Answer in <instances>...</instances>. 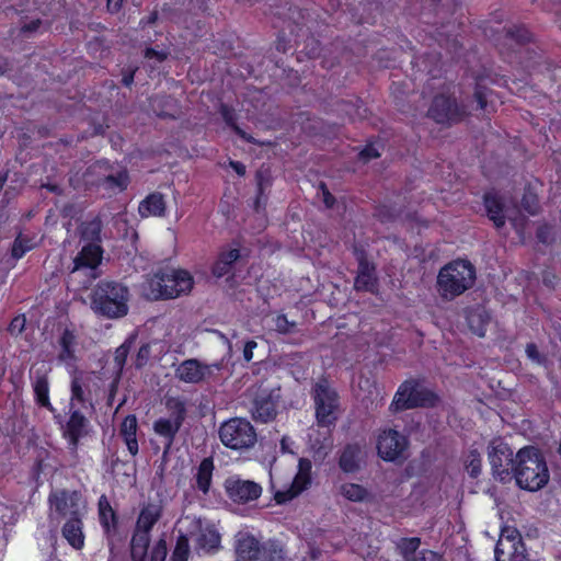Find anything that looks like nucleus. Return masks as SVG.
<instances>
[{
    "label": "nucleus",
    "mask_w": 561,
    "mask_h": 561,
    "mask_svg": "<svg viewBox=\"0 0 561 561\" xmlns=\"http://www.w3.org/2000/svg\"><path fill=\"white\" fill-rule=\"evenodd\" d=\"M83 517L78 516L66 519L61 528L62 537L76 550H81L84 547Z\"/></svg>",
    "instance_id": "obj_21"
},
{
    "label": "nucleus",
    "mask_w": 561,
    "mask_h": 561,
    "mask_svg": "<svg viewBox=\"0 0 561 561\" xmlns=\"http://www.w3.org/2000/svg\"><path fill=\"white\" fill-rule=\"evenodd\" d=\"M50 514L70 519L71 517L85 516L87 503L77 491L58 490L48 497Z\"/></svg>",
    "instance_id": "obj_7"
},
{
    "label": "nucleus",
    "mask_w": 561,
    "mask_h": 561,
    "mask_svg": "<svg viewBox=\"0 0 561 561\" xmlns=\"http://www.w3.org/2000/svg\"><path fill=\"white\" fill-rule=\"evenodd\" d=\"M428 115L437 123L446 124L459 121L463 111L450 98L439 95L434 99Z\"/></svg>",
    "instance_id": "obj_17"
},
{
    "label": "nucleus",
    "mask_w": 561,
    "mask_h": 561,
    "mask_svg": "<svg viewBox=\"0 0 561 561\" xmlns=\"http://www.w3.org/2000/svg\"><path fill=\"white\" fill-rule=\"evenodd\" d=\"M320 190H321L322 199H323V203L325 204V206L328 208L332 207L334 204V197L332 196V194L328 191L327 186L323 183L320 184Z\"/></svg>",
    "instance_id": "obj_50"
},
{
    "label": "nucleus",
    "mask_w": 561,
    "mask_h": 561,
    "mask_svg": "<svg viewBox=\"0 0 561 561\" xmlns=\"http://www.w3.org/2000/svg\"><path fill=\"white\" fill-rule=\"evenodd\" d=\"M128 288L115 282H102L93 291L91 308L98 314L115 319L128 312Z\"/></svg>",
    "instance_id": "obj_3"
},
{
    "label": "nucleus",
    "mask_w": 561,
    "mask_h": 561,
    "mask_svg": "<svg viewBox=\"0 0 561 561\" xmlns=\"http://www.w3.org/2000/svg\"><path fill=\"white\" fill-rule=\"evenodd\" d=\"M525 39H526V36H525V35H518V36H517V41H518V42H523V41H525Z\"/></svg>",
    "instance_id": "obj_63"
},
{
    "label": "nucleus",
    "mask_w": 561,
    "mask_h": 561,
    "mask_svg": "<svg viewBox=\"0 0 561 561\" xmlns=\"http://www.w3.org/2000/svg\"><path fill=\"white\" fill-rule=\"evenodd\" d=\"M25 325V318L24 317H16L14 318L10 323V332L12 334H20Z\"/></svg>",
    "instance_id": "obj_49"
},
{
    "label": "nucleus",
    "mask_w": 561,
    "mask_h": 561,
    "mask_svg": "<svg viewBox=\"0 0 561 561\" xmlns=\"http://www.w3.org/2000/svg\"><path fill=\"white\" fill-rule=\"evenodd\" d=\"M145 57L148 59L156 58L158 61L165 59L167 55L163 51H158L152 48L146 49Z\"/></svg>",
    "instance_id": "obj_53"
},
{
    "label": "nucleus",
    "mask_w": 561,
    "mask_h": 561,
    "mask_svg": "<svg viewBox=\"0 0 561 561\" xmlns=\"http://www.w3.org/2000/svg\"><path fill=\"white\" fill-rule=\"evenodd\" d=\"M407 447L408 440L405 436L396 430H383L377 437L378 455L386 461H394L403 457Z\"/></svg>",
    "instance_id": "obj_11"
},
{
    "label": "nucleus",
    "mask_w": 561,
    "mask_h": 561,
    "mask_svg": "<svg viewBox=\"0 0 561 561\" xmlns=\"http://www.w3.org/2000/svg\"><path fill=\"white\" fill-rule=\"evenodd\" d=\"M240 257L238 249H230L222 251L213 267V273L217 277L226 275L232 265Z\"/></svg>",
    "instance_id": "obj_30"
},
{
    "label": "nucleus",
    "mask_w": 561,
    "mask_h": 561,
    "mask_svg": "<svg viewBox=\"0 0 561 561\" xmlns=\"http://www.w3.org/2000/svg\"><path fill=\"white\" fill-rule=\"evenodd\" d=\"M526 354L528 355L529 358L531 359H538V350H537V346L535 344H528L526 346Z\"/></svg>",
    "instance_id": "obj_56"
},
{
    "label": "nucleus",
    "mask_w": 561,
    "mask_h": 561,
    "mask_svg": "<svg viewBox=\"0 0 561 561\" xmlns=\"http://www.w3.org/2000/svg\"><path fill=\"white\" fill-rule=\"evenodd\" d=\"M61 353L60 358L64 360L72 358L75 335L70 331H65L60 337Z\"/></svg>",
    "instance_id": "obj_41"
},
{
    "label": "nucleus",
    "mask_w": 561,
    "mask_h": 561,
    "mask_svg": "<svg viewBox=\"0 0 561 561\" xmlns=\"http://www.w3.org/2000/svg\"><path fill=\"white\" fill-rule=\"evenodd\" d=\"M484 205L488 216L495 227H503L506 219L511 221L515 220L513 216L515 210L510 208L497 195L493 193L485 194Z\"/></svg>",
    "instance_id": "obj_19"
},
{
    "label": "nucleus",
    "mask_w": 561,
    "mask_h": 561,
    "mask_svg": "<svg viewBox=\"0 0 561 561\" xmlns=\"http://www.w3.org/2000/svg\"><path fill=\"white\" fill-rule=\"evenodd\" d=\"M121 435L123 436L128 451L135 456L138 454L137 419L135 415H127L121 425Z\"/></svg>",
    "instance_id": "obj_27"
},
{
    "label": "nucleus",
    "mask_w": 561,
    "mask_h": 561,
    "mask_svg": "<svg viewBox=\"0 0 561 561\" xmlns=\"http://www.w3.org/2000/svg\"><path fill=\"white\" fill-rule=\"evenodd\" d=\"M274 323H275V330L282 334H287V333L293 332V330L296 325L295 322L289 321L286 318V316H284V314H278L274 319Z\"/></svg>",
    "instance_id": "obj_44"
},
{
    "label": "nucleus",
    "mask_w": 561,
    "mask_h": 561,
    "mask_svg": "<svg viewBox=\"0 0 561 561\" xmlns=\"http://www.w3.org/2000/svg\"><path fill=\"white\" fill-rule=\"evenodd\" d=\"M286 443H287V439H286V438H283V439H282V448H283L284 450H286V449H287V444H286Z\"/></svg>",
    "instance_id": "obj_62"
},
{
    "label": "nucleus",
    "mask_w": 561,
    "mask_h": 561,
    "mask_svg": "<svg viewBox=\"0 0 561 561\" xmlns=\"http://www.w3.org/2000/svg\"><path fill=\"white\" fill-rule=\"evenodd\" d=\"M33 388L36 401L45 408H50L49 401V385L45 374H36Z\"/></svg>",
    "instance_id": "obj_35"
},
{
    "label": "nucleus",
    "mask_w": 561,
    "mask_h": 561,
    "mask_svg": "<svg viewBox=\"0 0 561 561\" xmlns=\"http://www.w3.org/2000/svg\"><path fill=\"white\" fill-rule=\"evenodd\" d=\"M524 202V207L530 213V214H535L537 211V201L535 197H531V198H528V197H524L523 199Z\"/></svg>",
    "instance_id": "obj_54"
},
{
    "label": "nucleus",
    "mask_w": 561,
    "mask_h": 561,
    "mask_svg": "<svg viewBox=\"0 0 561 561\" xmlns=\"http://www.w3.org/2000/svg\"><path fill=\"white\" fill-rule=\"evenodd\" d=\"M222 368L221 363L203 364L190 358L183 360L175 369V377L186 383H199L211 379Z\"/></svg>",
    "instance_id": "obj_9"
},
{
    "label": "nucleus",
    "mask_w": 561,
    "mask_h": 561,
    "mask_svg": "<svg viewBox=\"0 0 561 561\" xmlns=\"http://www.w3.org/2000/svg\"><path fill=\"white\" fill-rule=\"evenodd\" d=\"M102 259V250L100 245L90 243L82 248L81 252L75 260L76 267H90L94 268L99 265Z\"/></svg>",
    "instance_id": "obj_26"
},
{
    "label": "nucleus",
    "mask_w": 561,
    "mask_h": 561,
    "mask_svg": "<svg viewBox=\"0 0 561 561\" xmlns=\"http://www.w3.org/2000/svg\"><path fill=\"white\" fill-rule=\"evenodd\" d=\"M180 525L186 535L195 540L197 549L207 553L219 549L221 537L209 523L194 516H185L180 520Z\"/></svg>",
    "instance_id": "obj_6"
},
{
    "label": "nucleus",
    "mask_w": 561,
    "mask_h": 561,
    "mask_svg": "<svg viewBox=\"0 0 561 561\" xmlns=\"http://www.w3.org/2000/svg\"><path fill=\"white\" fill-rule=\"evenodd\" d=\"M32 244L28 240L23 239L21 236H19L12 248V255L16 259L22 257L28 250H31Z\"/></svg>",
    "instance_id": "obj_43"
},
{
    "label": "nucleus",
    "mask_w": 561,
    "mask_h": 561,
    "mask_svg": "<svg viewBox=\"0 0 561 561\" xmlns=\"http://www.w3.org/2000/svg\"><path fill=\"white\" fill-rule=\"evenodd\" d=\"M219 437L226 447L237 450L249 449L256 442L254 427L242 417H233L221 424Z\"/></svg>",
    "instance_id": "obj_4"
},
{
    "label": "nucleus",
    "mask_w": 561,
    "mask_h": 561,
    "mask_svg": "<svg viewBox=\"0 0 561 561\" xmlns=\"http://www.w3.org/2000/svg\"><path fill=\"white\" fill-rule=\"evenodd\" d=\"M149 534L136 530L130 542V552L134 561H142L149 546Z\"/></svg>",
    "instance_id": "obj_31"
},
{
    "label": "nucleus",
    "mask_w": 561,
    "mask_h": 561,
    "mask_svg": "<svg viewBox=\"0 0 561 561\" xmlns=\"http://www.w3.org/2000/svg\"><path fill=\"white\" fill-rule=\"evenodd\" d=\"M184 415L182 412L170 417H161L153 423V431L165 439L167 448H170L173 439L182 426Z\"/></svg>",
    "instance_id": "obj_20"
},
{
    "label": "nucleus",
    "mask_w": 561,
    "mask_h": 561,
    "mask_svg": "<svg viewBox=\"0 0 561 561\" xmlns=\"http://www.w3.org/2000/svg\"><path fill=\"white\" fill-rule=\"evenodd\" d=\"M489 320L488 314L484 311H474L468 317V322L471 330L479 336H484L485 329L483 323Z\"/></svg>",
    "instance_id": "obj_39"
},
{
    "label": "nucleus",
    "mask_w": 561,
    "mask_h": 561,
    "mask_svg": "<svg viewBox=\"0 0 561 561\" xmlns=\"http://www.w3.org/2000/svg\"><path fill=\"white\" fill-rule=\"evenodd\" d=\"M489 460L495 478L501 481L511 478L515 459H513V451L507 444L502 440H493L489 446Z\"/></svg>",
    "instance_id": "obj_10"
},
{
    "label": "nucleus",
    "mask_w": 561,
    "mask_h": 561,
    "mask_svg": "<svg viewBox=\"0 0 561 561\" xmlns=\"http://www.w3.org/2000/svg\"><path fill=\"white\" fill-rule=\"evenodd\" d=\"M317 422L321 426H332L337 419V394L325 380L319 381L313 389Z\"/></svg>",
    "instance_id": "obj_8"
},
{
    "label": "nucleus",
    "mask_w": 561,
    "mask_h": 561,
    "mask_svg": "<svg viewBox=\"0 0 561 561\" xmlns=\"http://www.w3.org/2000/svg\"><path fill=\"white\" fill-rule=\"evenodd\" d=\"M138 210L141 217L162 216L165 210L162 195L157 193L150 194L140 203Z\"/></svg>",
    "instance_id": "obj_28"
},
{
    "label": "nucleus",
    "mask_w": 561,
    "mask_h": 561,
    "mask_svg": "<svg viewBox=\"0 0 561 561\" xmlns=\"http://www.w3.org/2000/svg\"><path fill=\"white\" fill-rule=\"evenodd\" d=\"M248 392L250 397H253L251 408L253 417L263 423L273 420L276 414V404L272 393L261 387H252Z\"/></svg>",
    "instance_id": "obj_13"
},
{
    "label": "nucleus",
    "mask_w": 561,
    "mask_h": 561,
    "mask_svg": "<svg viewBox=\"0 0 561 561\" xmlns=\"http://www.w3.org/2000/svg\"><path fill=\"white\" fill-rule=\"evenodd\" d=\"M374 267L365 261H360L358 274L355 279L356 289L371 290L375 286Z\"/></svg>",
    "instance_id": "obj_32"
},
{
    "label": "nucleus",
    "mask_w": 561,
    "mask_h": 561,
    "mask_svg": "<svg viewBox=\"0 0 561 561\" xmlns=\"http://www.w3.org/2000/svg\"><path fill=\"white\" fill-rule=\"evenodd\" d=\"M257 346L256 342L249 341L244 345L243 357L247 362H250L253 357V351Z\"/></svg>",
    "instance_id": "obj_52"
},
{
    "label": "nucleus",
    "mask_w": 561,
    "mask_h": 561,
    "mask_svg": "<svg viewBox=\"0 0 561 561\" xmlns=\"http://www.w3.org/2000/svg\"><path fill=\"white\" fill-rule=\"evenodd\" d=\"M421 545L420 538H402L397 547L404 561H419L417 549Z\"/></svg>",
    "instance_id": "obj_36"
},
{
    "label": "nucleus",
    "mask_w": 561,
    "mask_h": 561,
    "mask_svg": "<svg viewBox=\"0 0 561 561\" xmlns=\"http://www.w3.org/2000/svg\"><path fill=\"white\" fill-rule=\"evenodd\" d=\"M234 548L238 561L261 560L266 553V548L248 531H239L236 535Z\"/></svg>",
    "instance_id": "obj_16"
},
{
    "label": "nucleus",
    "mask_w": 561,
    "mask_h": 561,
    "mask_svg": "<svg viewBox=\"0 0 561 561\" xmlns=\"http://www.w3.org/2000/svg\"><path fill=\"white\" fill-rule=\"evenodd\" d=\"M417 556L419 561H439V556L431 550H423Z\"/></svg>",
    "instance_id": "obj_51"
},
{
    "label": "nucleus",
    "mask_w": 561,
    "mask_h": 561,
    "mask_svg": "<svg viewBox=\"0 0 561 561\" xmlns=\"http://www.w3.org/2000/svg\"><path fill=\"white\" fill-rule=\"evenodd\" d=\"M311 461L306 458H300L298 462V472L296 473L290 488L286 490H278L275 493L277 503H285L300 494L311 482Z\"/></svg>",
    "instance_id": "obj_15"
},
{
    "label": "nucleus",
    "mask_w": 561,
    "mask_h": 561,
    "mask_svg": "<svg viewBox=\"0 0 561 561\" xmlns=\"http://www.w3.org/2000/svg\"><path fill=\"white\" fill-rule=\"evenodd\" d=\"M144 352L147 354V353H148V348H147V347H142V348H140V351H139V355H141V353H144Z\"/></svg>",
    "instance_id": "obj_64"
},
{
    "label": "nucleus",
    "mask_w": 561,
    "mask_h": 561,
    "mask_svg": "<svg viewBox=\"0 0 561 561\" xmlns=\"http://www.w3.org/2000/svg\"><path fill=\"white\" fill-rule=\"evenodd\" d=\"M123 82L125 85H129L133 82V76L124 77Z\"/></svg>",
    "instance_id": "obj_60"
},
{
    "label": "nucleus",
    "mask_w": 561,
    "mask_h": 561,
    "mask_svg": "<svg viewBox=\"0 0 561 561\" xmlns=\"http://www.w3.org/2000/svg\"><path fill=\"white\" fill-rule=\"evenodd\" d=\"M128 176L125 172L116 175H107L101 181V185L112 193L121 192L127 186Z\"/></svg>",
    "instance_id": "obj_38"
},
{
    "label": "nucleus",
    "mask_w": 561,
    "mask_h": 561,
    "mask_svg": "<svg viewBox=\"0 0 561 561\" xmlns=\"http://www.w3.org/2000/svg\"><path fill=\"white\" fill-rule=\"evenodd\" d=\"M129 352V346L127 344H122L115 351L114 362L117 370H122L123 366L126 362L127 355Z\"/></svg>",
    "instance_id": "obj_46"
},
{
    "label": "nucleus",
    "mask_w": 561,
    "mask_h": 561,
    "mask_svg": "<svg viewBox=\"0 0 561 561\" xmlns=\"http://www.w3.org/2000/svg\"><path fill=\"white\" fill-rule=\"evenodd\" d=\"M213 470L214 463L209 458H205L197 469L196 484L203 493H207L210 488Z\"/></svg>",
    "instance_id": "obj_33"
},
{
    "label": "nucleus",
    "mask_w": 561,
    "mask_h": 561,
    "mask_svg": "<svg viewBox=\"0 0 561 561\" xmlns=\"http://www.w3.org/2000/svg\"><path fill=\"white\" fill-rule=\"evenodd\" d=\"M88 420L78 411L71 413L67 423L65 436L75 449L79 439L87 434Z\"/></svg>",
    "instance_id": "obj_23"
},
{
    "label": "nucleus",
    "mask_w": 561,
    "mask_h": 561,
    "mask_svg": "<svg viewBox=\"0 0 561 561\" xmlns=\"http://www.w3.org/2000/svg\"><path fill=\"white\" fill-rule=\"evenodd\" d=\"M225 489L229 499L238 503L254 501L262 494V488L260 484L250 480H242L237 477L227 479L225 482Z\"/></svg>",
    "instance_id": "obj_14"
},
{
    "label": "nucleus",
    "mask_w": 561,
    "mask_h": 561,
    "mask_svg": "<svg viewBox=\"0 0 561 561\" xmlns=\"http://www.w3.org/2000/svg\"><path fill=\"white\" fill-rule=\"evenodd\" d=\"M175 548L172 553V561H187L190 554L188 535L181 527Z\"/></svg>",
    "instance_id": "obj_37"
},
{
    "label": "nucleus",
    "mask_w": 561,
    "mask_h": 561,
    "mask_svg": "<svg viewBox=\"0 0 561 561\" xmlns=\"http://www.w3.org/2000/svg\"><path fill=\"white\" fill-rule=\"evenodd\" d=\"M337 492L351 502H363L369 495L368 491L363 485L353 482L340 483L337 485Z\"/></svg>",
    "instance_id": "obj_29"
},
{
    "label": "nucleus",
    "mask_w": 561,
    "mask_h": 561,
    "mask_svg": "<svg viewBox=\"0 0 561 561\" xmlns=\"http://www.w3.org/2000/svg\"><path fill=\"white\" fill-rule=\"evenodd\" d=\"M496 561H525L524 547L516 529L504 530L495 547Z\"/></svg>",
    "instance_id": "obj_12"
},
{
    "label": "nucleus",
    "mask_w": 561,
    "mask_h": 561,
    "mask_svg": "<svg viewBox=\"0 0 561 561\" xmlns=\"http://www.w3.org/2000/svg\"><path fill=\"white\" fill-rule=\"evenodd\" d=\"M38 24H39V22H38V21H36V22H32L31 24H28V25L24 26V27H23V31H26V32H28V31H34V30H36V28H37Z\"/></svg>",
    "instance_id": "obj_59"
},
{
    "label": "nucleus",
    "mask_w": 561,
    "mask_h": 561,
    "mask_svg": "<svg viewBox=\"0 0 561 561\" xmlns=\"http://www.w3.org/2000/svg\"><path fill=\"white\" fill-rule=\"evenodd\" d=\"M162 516V505L157 502L144 504L140 508L136 530L149 534Z\"/></svg>",
    "instance_id": "obj_22"
},
{
    "label": "nucleus",
    "mask_w": 561,
    "mask_h": 561,
    "mask_svg": "<svg viewBox=\"0 0 561 561\" xmlns=\"http://www.w3.org/2000/svg\"><path fill=\"white\" fill-rule=\"evenodd\" d=\"M437 402L434 392L415 381H405L397 390L391 407L396 411L408 410L417 407H433Z\"/></svg>",
    "instance_id": "obj_5"
},
{
    "label": "nucleus",
    "mask_w": 561,
    "mask_h": 561,
    "mask_svg": "<svg viewBox=\"0 0 561 561\" xmlns=\"http://www.w3.org/2000/svg\"><path fill=\"white\" fill-rule=\"evenodd\" d=\"M230 165L239 175H243L245 173V167L241 162L230 161Z\"/></svg>",
    "instance_id": "obj_57"
},
{
    "label": "nucleus",
    "mask_w": 561,
    "mask_h": 561,
    "mask_svg": "<svg viewBox=\"0 0 561 561\" xmlns=\"http://www.w3.org/2000/svg\"><path fill=\"white\" fill-rule=\"evenodd\" d=\"M380 156L379 150L375 147V145H368L365 147L360 153L359 157L364 162H367L371 159L378 158Z\"/></svg>",
    "instance_id": "obj_47"
},
{
    "label": "nucleus",
    "mask_w": 561,
    "mask_h": 561,
    "mask_svg": "<svg viewBox=\"0 0 561 561\" xmlns=\"http://www.w3.org/2000/svg\"><path fill=\"white\" fill-rule=\"evenodd\" d=\"M486 98H488V94L484 91H482L481 88H479L476 91V99L481 108L486 106V103H488Z\"/></svg>",
    "instance_id": "obj_55"
},
{
    "label": "nucleus",
    "mask_w": 561,
    "mask_h": 561,
    "mask_svg": "<svg viewBox=\"0 0 561 561\" xmlns=\"http://www.w3.org/2000/svg\"><path fill=\"white\" fill-rule=\"evenodd\" d=\"M538 237H539L543 242H546V241H547V237H546V233H543V230H540V231L538 232Z\"/></svg>",
    "instance_id": "obj_61"
},
{
    "label": "nucleus",
    "mask_w": 561,
    "mask_h": 561,
    "mask_svg": "<svg viewBox=\"0 0 561 561\" xmlns=\"http://www.w3.org/2000/svg\"><path fill=\"white\" fill-rule=\"evenodd\" d=\"M476 280L473 265L465 260H455L443 266L437 275V291L445 300L463 294Z\"/></svg>",
    "instance_id": "obj_2"
},
{
    "label": "nucleus",
    "mask_w": 561,
    "mask_h": 561,
    "mask_svg": "<svg viewBox=\"0 0 561 561\" xmlns=\"http://www.w3.org/2000/svg\"><path fill=\"white\" fill-rule=\"evenodd\" d=\"M99 518L106 533L115 527V512L105 495L99 499Z\"/></svg>",
    "instance_id": "obj_34"
},
{
    "label": "nucleus",
    "mask_w": 561,
    "mask_h": 561,
    "mask_svg": "<svg viewBox=\"0 0 561 561\" xmlns=\"http://www.w3.org/2000/svg\"><path fill=\"white\" fill-rule=\"evenodd\" d=\"M168 554V547L164 539H159L152 548L150 561H164Z\"/></svg>",
    "instance_id": "obj_45"
},
{
    "label": "nucleus",
    "mask_w": 561,
    "mask_h": 561,
    "mask_svg": "<svg viewBox=\"0 0 561 561\" xmlns=\"http://www.w3.org/2000/svg\"><path fill=\"white\" fill-rule=\"evenodd\" d=\"M481 455L477 450H470L466 457V469L471 477H478L481 472Z\"/></svg>",
    "instance_id": "obj_40"
},
{
    "label": "nucleus",
    "mask_w": 561,
    "mask_h": 561,
    "mask_svg": "<svg viewBox=\"0 0 561 561\" xmlns=\"http://www.w3.org/2000/svg\"><path fill=\"white\" fill-rule=\"evenodd\" d=\"M164 285L167 288V299L176 298L180 295L187 294L193 288V277L184 270H169L163 272Z\"/></svg>",
    "instance_id": "obj_18"
},
{
    "label": "nucleus",
    "mask_w": 561,
    "mask_h": 561,
    "mask_svg": "<svg viewBox=\"0 0 561 561\" xmlns=\"http://www.w3.org/2000/svg\"><path fill=\"white\" fill-rule=\"evenodd\" d=\"M71 392H72V400H77L79 402L83 401V390L80 383V380L78 378H75L71 382Z\"/></svg>",
    "instance_id": "obj_48"
},
{
    "label": "nucleus",
    "mask_w": 561,
    "mask_h": 561,
    "mask_svg": "<svg viewBox=\"0 0 561 561\" xmlns=\"http://www.w3.org/2000/svg\"><path fill=\"white\" fill-rule=\"evenodd\" d=\"M102 224L101 220L95 218L90 222H87L83 227L82 234L85 239L94 241L98 240L101 233Z\"/></svg>",
    "instance_id": "obj_42"
},
{
    "label": "nucleus",
    "mask_w": 561,
    "mask_h": 561,
    "mask_svg": "<svg viewBox=\"0 0 561 561\" xmlns=\"http://www.w3.org/2000/svg\"><path fill=\"white\" fill-rule=\"evenodd\" d=\"M513 472L517 484L528 491L540 490L550 477L543 456L535 447H524L516 454Z\"/></svg>",
    "instance_id": "obj_1"
},
{
    "label": "nucleus",
    "mask_w": 561,
    "mask_h": 561,
    "mask_svg": "<svg viewBox=\"0 0 561 561\" xmlns=\"http://www.w3.org/2000/svg\"><path fill=\"white\" fill-rule=\"evenodd\" d=\"M123 0H107V8L111 11H117L122 5Z\"/></svg>",
    "instance_id": "obj_58"
},
{
    "label": "nucleus",
    "mask_w": 561,
    "mask_h": 561,
    "mask_svg": "<svg viewBox=\"0 0 561 561\" xmlns=\"http://www.w3.org/2000/svg\"><path fill=\"white\" fill-rule=\"evenodd\" d=\"M164 285V274L163 272L157 273L151 277H148L141 284V293L142 295L150 300H158L161 298H167V288Z\"/></svg>",
    "instance_id": "obj_24"
},
{
    "label": "nucleus",
    "mask_w": 561,
    "mask_h": 561,
    "mask_svg": "<svg viewBox=\"0 0 561 561\" xmlns=\"http://www.w3.org/2000/svg\"><path fill=\"white\" fill-rule=\"evenodd\" d=\"M360 459V446L357 444H350L343 449L339 459V466L344 472L352 473L359 469Z\"/></svg>",
    "instance_id": "obj_25"
}]
</instances>
